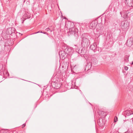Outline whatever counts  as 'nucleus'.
<instances>
[{
  "label": "nucleus",
  "mask_w": 133,
  "mask_h": 133,
  "mask_svg": "<svg viewBox=\"0 0 133 133\" xmlns=\"http://www.w3.org/2000/svg\"><path fill=\"white\" fill-rule=\"evenodd\" d=\"M40 31H38L37 32H35V33H34L33 34H37V33H40Z\"/></svg>",
  "instance_id": "obj_20"
},
{
  "label": "nucleus",
  "mask_w": 133,
  "mask_h": 133,
  "mask_svg": "<svg viewBox=\"0 0 133 133\" xmlns=\"http://www.w3.org/2000/svg\"><path fill=\"white\" fill-rule=\"evenodd\" d=\"M25 0H24V2H25Z\"/></svg>",
  "instance_id": "obj_28"
},
{
  "label": "nucleus",
  "mask_w": 133,
  "mask_h": 133,
  "mask_svg": "<svg viewBox=\"0 0 133 133\" xmlns=\"http://www.w3.org/2000/svg\"><path fill=\"white\" fill-rule=\"evenodd\" d=\"M45 30L47 31H48L50 30V29L49 28H48L46 29H45Z\"/></svg>",
  "instance_id": "obj_19"
},
{
  "label": "nucleus",
  "mask_w": 133,
  "mask_h": 133,
  "mask_svg": "<svg viewBox=\"0 0 133 133\" xmlns=\"http://www.w3.org/2000/svg\"><path fill=\"white\" fill-rule=\"evenodd\" d=\"M43 33L45 34H46L47 35H48V34L46 32H44V33Z\"/></svg>",
  "instance_id": "obj_23"
},
{
  "label": "nucleus",
  "mask_w": 133,
  "mask_h": 133,
  "mask_svg": "<svg viewBox=\"0 0 133 133\" xmlns=\"http://www.w3.org/2000/svg\"><path fill=\"white\" fill-rule=\"evenodd\" d=\"M68 27H69V28L72 27H74V23L73 22H68Z\"/></svg>",
  "instance_id": "obj_12"
},
{
  "label": "nucleus",
  "mask_w": 133,
  "mask_h": 133,
  "mask_svg": "<svg viewBox=\"0 0 133 133\" xmlns=\"http://www.w3.org/2000/svg\"><path fill=\"white\" fill-rule=\"evenodd\" d=\"M131 122L129 121H126L124 123V124L127 125H128L127 124H131Z\"/></svg>",
  "instance_id": "obj_16"
},
{
  "label": "nucleus",
  "mask_w": 133,
  "mask_h": 133,
  "mask_svg": "<svg viewBox=\"0 0 133 133\" xmlns=\"http://www.w3.org/2000/svg\"><path fill=\"white\" fill-rule=\"evenodd\" d=\"M92 66V63H88L86 66L85 70L86 71H87L90 70Z\"/></svg>",
  "instance_id": "obj_7"
},
{
  "label": "nucleus",
  "mask_w": 133,
  "mask_h": 133,
  "mask_svg": "<svg viewBox=\"0 0 133 133\" xmlns=\"http://www.w3.org/2000/svg\"><path fill=\"white\" fill-rule=\"evenodd\" d=\"M64 51L68 55H70L72 53V51L71 49L67 48L65 49Z\"/></svg>",
  "instance_id": "obj_9"
},
{
  "label": "nucleus",
  "mask_w": 133,
  "mask_h": 133,
  "mask_svg": "<svg viewBox=\"0 0 133 133\" xmlns=\"http://www.w3.org/2000/svg\"><path fill=\"white\" fill-rule=\"evenodd\" d=\"M125 2L126 5L129 6H132L133 0H125Z\"/></svg>",
  "instance_id": "obj_5"
},
{
  "label": "nucleus",
  "mask_w": 133,
  "mask_h": 133,
  "mask_svg": "<svg viewBox=\"0 0 133 133\" xmlns=\"http://www.w3.org/2000/svg\"><path fill=\"white\" fill-rule=\"evenodd\" d=\"M127 116H131L133 115V112L131 110H127L125 111Z\"/></svg>",
  "instance_id": "obj_11"
},
{
  "label": "nucleus",
  "mask_w": 133,
  "mask_h": 133,
  "mask_svg": "<svg viewBox=\"0 0 133 133\" xmlns=\"http://www.w3.org/2000/svg\"><path fill=\"white\" fill-rule=\"evenodd\" d=\"M68 36H71L73 35L77 38L78 37L77 35V29L75 27H72L69 28V31L68 32Z\"/></svg>",
  "instance_id": "obj_3"
},
{
  "label": "nucleus",
  "mask_w": 133,
  "mask_h": 133,
  "mask_svg": "<svg viewBox=\"0 0 133 133\" xmlns=\"http://www.w3.org/2000/svg\"><path fill=\"white\" fill-rule=\"evenodd\" d=\"M117 117L116 116L115 117V119L114 120V122H117Z\"/></svg>",
  "instance_id": "obj_17"
},
{
  "label": "nucleus",
  "mask_w": 133,
  "mask_h": 133,
  "mask_svg": "<svg viewBox=\"0 0 133 133\" xmlns=\"http://www.w3.org/2000/svg\"><path fill=\"white\" fill-rule=\"evenodd\" d=\"M107 115V112L102 111L99 113V115L103 118H104Z\"/></svg>",
  "instance_id": "obj_10"
},
{
  "label": "nucleus",
  "mask_w": 133,
  "mask_h": 133,
  "mask_svg": "<svg viewBox=\"0 0 133 133\" xmlns=\"http://www.w3.org/2000/svg\"><path fill=\"white\" fill-rule=\"evenodd\" d=\"M129 23L127 21H124L122 22L121 27L124 31H126L129 28Z\"/></svg>",
  "instance_id": "obj_4"
},
{
  "label": "nucleus",
  "mask_w": 133,
  "mask_h": 133,
  "mask_svg": "<svg viewBox=\"0 0 133 133\" xmlns=\"http://www.w3.org/2000/svg\"><path fill=\"white\" fill-rule=\"evenodd\" d=\"M131 90L132 91H133V87L131 89Z\"/></svg>",
  "instance_id": "obj_22"
},
{
  "label": "nucleus",
  "mask_w": 133,
  "mask_h": 133,
  "mask_svg": "<svg viewBox=\"0 0 133 133\" xmlns=\"http://www.w3.org/2000/svg\"><path fill=\"white\" fill-rule=\"evenodd\" d=\"M50 31L51 32V30H50Z\"/></svg>",
  "instance_id": "obj_27"
},
{
  "label": "nucleus",
  "mask_w": 133,
  "mask_h": 133,
  "mask_svg": "<svg viewBox=\"0 0 133 133\" xmlns=\"http://www.w3.org/2000/svg\"><path fill=\"white\" fill-rule=\"evenodd\" d=\"M23 21H23V22H22V23H23Z\"/></svg>",
  "instance_id": "obj_25"
},
{
  "label": "nucleus",
  "mask_w": 133,
  "mask_h": 133,
  "mask_svg": "<svg viewBox=\"0 0 133 133\" xmlns=\"http://www.w3.org/2000/svg\"><path fill=\"white\" fill-rule=\"evenodd\" d=\"M101 19L98 17L95 20L92 21L89 24V27L90 29H93L96 28L97 32H100L102 27V24L101 23Z\"/></svg>",
  "instance_id": "obj_1"
},
{
  "label": "nucleus",
  "mask_w": 133,
  "mask_h": 133,
  "mask_svg": "<svg viewBox=\"0 0 133 133\" xmlns=\"http://www.w3.org/2000/svg\"><path fill=\"white\" fill-rule=\"evenodd\" d=\"M40 33H44V32H43L42 31H41L40 32Z\"/></svg>",
  "instance_id": "obj_24"
},
{
  "label": "nucleus",
  "mask_w": 133,
  "mask_h": 133,
  "mask_svg": "<svg viewBox=\"0 0 133 133\" xmlns=\"http://www.w3.org/2000/svg\"><path fill=\"white\" fill-rule=\"evenodd\" d=\"M25 124H23L22 125V128H23V127H25Z\"/></svg>",
  "instance_id": "obj_21"
},
{
  "label": "nucleus",
  "mask_w": 133,
  "mask_h": 133,
  "mask_svg": "<svg viewBox=\"0 0 133 133\" xmlns=\"http://www.w3.org/2000/svg\"><path fill=\"white\" fill-rule=\"evenodd\" d=\"M128 69V68L127 66H125L124 67V69L125 70H127Z\"/></svg>",
  "instance_id": "obj_18"
},
{
  "label": "nucleus",
  "mask_w": 133,
  "mask_h": 133,
  "mask_svg": "<svg viewBox=\"0 0 133 133\" xmlns=\"http://www.w3.org/2000/svg\"><path fill=\"white\" fill-rule=\"evenodd\" d=\"M97 48V45L96 44L94 43L90 46V49L94 51V52H95V50Z\"/></svg>",
  "instance_id": "obj_8"
},
{
  "label": "nucleus",
  "mask_w": 133,
  "mask_h": 133,
  "mask_svg": "<svg viewBox=\"0 0 133 133\" xmlns=\"http://www.w3.org/2000/svg\"><path fill=\"white\" fill-rule=\"evenodd\" d=\"M104 121V120H103L102 118L99 119V121L98 120V124L101 127H103L105 123Z\"/></svg>",
  "instance_id": "obj_6"
},
{
  "label": "nucleus",
  "mask_w": 133,
  "mask_h": 133,
  "mask_svg": "<svg viewBox=\"0 0 133 133\" xmlns=\"http://www.w3.org/2000/svg\"><path fill=\"white\" fill-rule=\"evenodd\" d=\"M129 55H126L125 56L124 58V60L125 62H128L129 61Z\"/></svg>",
  "instance_id": "obj_13"
},
{
  "label": "nucleus",
  "mask_w": 133,
  "mask_h": 133,
  "mask_svg": "<svg viewBox=\"0 0 133 133\" xmlns=\"http://www.w3.org/2000/svg\"><path fill=\"white\" fill-rule=\"evenodd\" d=\"M98 32V33H97V34H98V33H99V32Z\"/></svg>",
  "instance_id": "obj_26"
},
{
  "label": "nucleus",
  "mask_w": 133,
  "mask_h": 133,
  "mask_svg": "<svg viewBox=\"0 0 133 133\" xmlns=\"http://www.w3.org/2000/svg\"><path fill=\"white\" fill-rule=\"evenodd\" d=\"M73 47L75 48V49H76V51H78L79 52H80V51H79V50H78V47L75 45H74Z\"/></svg>",
  "instance_id": "obj_15"
},
{
  "label": "nucleus",
  "mask_w": 133,
  "mask_h": 133,
  "mask_svg": "<svg viewBox=\"0 0 133 133\" xmlns=\"http://www.w3.org/2000/svg\"><path fill=\"white\" fill-rule=\"evenodd\" d=\"M62 52H63L64 53V52L62 51H61L59 52V54L60 57H61V56L62 57V58H65L64 55V53L63 54Z\"/></svg>",
  "instance_id": "obj_14"
},
{
  "label": "nucleus",
  "mask_w": 133,
  "mask_h": 133,
  "mask_svg": "<svg viewBox=\"0 0 133 133\" xmlns=\"http://www.w3.org/2000/svg\"><path fill=\"white\" fill-rule=\"evenodd\" d=\"M87 34L84 33L81 36V44L83 47L87 48L90 44L89 41L87 38Z\"/></svg>",
  "instance_id": "obj_2"
}]
</instances>
